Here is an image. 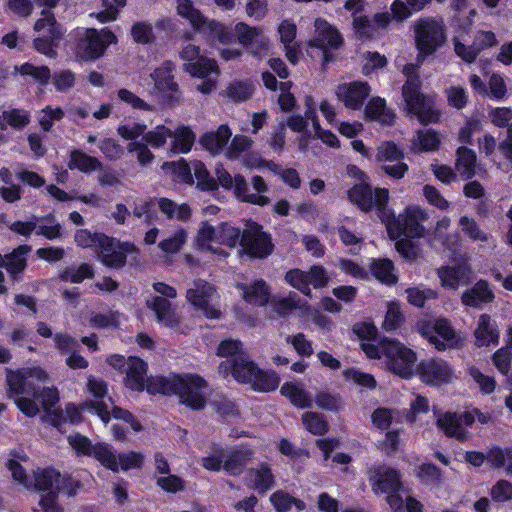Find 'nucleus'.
<instances>
[{"label": "nucleus", "mask_w": 512, "mask_h": 512, "mask_svg": "<svg viewBox=\"0 0 512 512\" xmlns=\"http://www.w3.org/2000/svg\"><path fill=\"white\" fill-rule=\"evenodd\" d=\"M415 44L418 50L416 64H407L402 72L407 77L402 87V95L409 113L417 116L422 124L437 122L439 113L435 109L431 97L421 92V80L418 75L419 67L425 59L433 55L446 42L444 24L440 21L424 18L415 23Z\"/></svg>", "instance_id": "obj_1"}, {"label": "nucleus", "mask_w": 512, "mask_h": 512, "mask_svg": "<svg viewBox=\"0 0 512 512\" xmlns=\"http://www.w3.org/2000/svg\"><path fill=\"white\" fill-rule=\"evenodd\" d=\"M47 379V373L41 368H27L8 372V397L14 401L17 408L25 416L32 418L39 413V406L33 398L40 400L49 419L50 414L57 410L55 405L59 401V392L56 387L42 386Z\"/></svg>", "instance_id": "obj_2"}, {"label": "nucleus", "mask_w": 512, "mask_h": 512, "mask_svg": "<svg viewBox=\"0 0 512 512\" xmlns=\"http://www.w3.org/2000/svg\"><path fill=\"white\" fill-rule=\"evenodd\" d=\"M361 348L370 358H385L387 368L394 374L403 378L413 375L416 354L400 342L383 339L378 345L361 343Z\"/></svg>", "instance_id": "obj_3"}, {"label": "nucleus", "mask_w": 512, "mask_h": 512, "mask_svg": "<svg viewBox=\"0 0 512 512\" xmlns=\"http://www.w3.org/2000/svg\"><path fill=\"white\" fill-rule=\"evenodd\" d=\"M218 369L223 376L231 373L238 382L250 384L254 390L260 392L273 391L280 383L275 373L261 371L252 361L241 355L221 362Z\"/></svg>", "instance_id": "obj_4"}, {"label": "nucleus", "mask_w": 512, "mask_h": 512, "mask_svg": "<svg viewBox=\"0 0 512 512\" xmlns=\"http://www.w3.org/2000/svg\"><path fill=\"white\" fill-rule=\"evenodd\" d=\"M427 219V213L417 206L408 207L403 213L395 216L388 208L386 220H382L386 225L387 232L392 239H398L402 235L408 238H420L424 234L422 223Z\"/></svg>", "instance_id": "obj_5"}, {"label": "nucleus", "mask_w": 512, "mask_h": 512, "mask_svg": "<svg viewBox=\"0 0 512 512\" xmlns=\"http://www.w3.org/2000/svg\"><path fill=\"white\" fill-rule=\"evenodd\" d=\"M348 199L363 212L375 208L379 219L386 220L388 215L389 191L385 188L372 189L367 184L354 185L347 192Z\"/></svg>", "instance_id": "obj_6"}, {"label": "nucleus", "mask_w": 512, "mask_h": 512, "mask_svg": "<svg viewBox=\"0 0 512 512\" xmlns=\"http://www.w3.org/2000/svg\"><path fill=\"white\" fill-rule=\"evenodd\" d=\"M187 301L203 315L210 319H217L221 312L216 307L219 294L214 285L203 279H196L186 291Z\"/></svg>", "instance_id": "obj_7"}, {"label": "nucleus", "mask_w": 512, "mask_h": 512, "mask_svg": "<svg viewBox=\"0 0 512 512\" xmlns=\"http://www.w3.org/2000/svg\"><path fill=\"white\" fill-rule=\"evenodd\" d=\"M116 36L108 29L98 31L87 28L79 38L77 55L83 60H94L101 57L106 48L116 42Z\"/></svg>", "instance_id": "obj_8"}, {"label": "nucleus", "mask_w": 512, "mask_h": 512, "mask_svg": "<svg viewBox=\"0 0 512 512\" xmlns=\"http://www.w3.org/2000/svg\"><path fill=\"white\" fill-rule=\"evenodd\" d=\"M240 245L252 257L265 258L271 254V237L256 223H247L242 231Z\"/></svg>", "instance_id": "obj_9"}, {"label": "nucleus", "mask_w": 512, "mask_h": 512, "mask_svg": "<svg viewBox=\"0 0 512 512\" xmlns=\"http://www.w3.org/2000/svg\"><path fill=\"white\" fill-rule=\"evenodd\" d=\"M314 27V37L308 42V46L321 49L323 61L328 63L332 60L328 49H338L343 44V38L339 31L325 19L317 18Z\"/></svg>", "instance_id": "obj_10"}, {"label": "nucleus", "mask_w": 512, "mask_h": 512, "mask_svg": "<svg viewBox=\"0 0 512 512\" xmlns=\"http://www.w3.org/2000/svg\"><path fill=\"white\" fill-rule=\"evenodd\" d=\"M136 251V247L129 242H121L106 235V240L97 250L98 260L105 266L120 269L126 264L127 255Z\"/></svg>", "instance_id": "obj_11"}, {"label": "nucleus", "mask_w": 512, "mask_h": 512, "mask_svg": "<svg viewBox=\"0 0 512 512\" xmlns=\"http://www.w3.org/2000/svg\"><path fill=\"white\" fill-rule=\"evenodd\" d=\"M474 421L475 417L472 412H446L439 415L436 425L447 437L464 442L471 436L467 428L471 427Z\"/></svg>", "instance_id": "obj_12"}, {"label": "nucleus", "mask_w": 512, "mask_h": 512, "mask_svg": "<svg viewBox=\"0 0 512 512\" xmlns=\"http://www.w3.org/2000/svg\"><path fill=\"white\" fill-rule=\"evenodd\" d=\"M180 58L185 62L183 69L194 77L205 78L212 72L218 74L216 61L203 56L199 46L195 44L185 45L180 52Z\"/></svg>", "instance_id": "obj_13"}, {"label": "nucleus", "mask_w": 512, "mask_h": 512, "mask_svg": "<svg viewBox=\"0 0 512 512\" xmlns=\"http://www.w3.org/2000/svg\"><path fill=\"white\" fill-rule=\"evenodd\" d=\"M207 382L198 375L182 376L178 397L180 402L193 410H202L206 405L205 390Z\"/></svg>", "instance_id": "obj_14"}, {"label": "nucleus", "mask_w": 512, "mask_h": 512, "mask_svg": "<svg viewBox=\"0 0 512 512\" xmlns=\"http://www.w3.org/2000/svg\"><path fill=\"white\" fill-rule=\"evenodd\" d=\"M251 185L255 192H252L247 181L242 175H236L234 190L236 197L239 200L250 204L258 206L268 205L270 200L267 196L264 195V193L268 191V186L264 179L258 175L253 176L251 179Z\"/></svg>", "instance_id": "obj_15"}, {"label": "nucleus", "mask_w": 512, "mask_h": 512, "mask_svg": "<svg viewBox=\"0 0 512 512\" xmlns=\"http://www.w3.org/2000/svg\"><path fill=\"white\" fill-rule=\"evenodd\" d=\"M421 380L429 385H441L452 381L454 374L450 365L442 359H428L419 365Z\"/></svg>", "instance_id": "obj_16"}, {"label": "nucleus", "mask_w": 512, "mask_h": 512, "mask_svg": "<svg viewBox=\"0 0 512 512\" xmlns=\"http://www.w3.org/2000/svg\"><path fill=\"white\" fill-rule=\"evenodd\" d=\"M370 91L371 89L367 82L354 81L339 85L336 95L347 108L357 110L361 108Z\"/></svg>", "instance_id": "obj_17"}, {"label": "nucleus", "mask_w": 512, "mask_h": 512, "mask_svg": "<svg viewBox=\"0 0 512 512\" xmlns=\"http://www.w3.org/2000/svg\"><path fill=\"white\" fill-rule=\"evenodd\" d=\"M369 481L376 494L399 491L402 486L398 471L386 466L371 470Z\"/></svg>", "instance_id": "obj_18"}, {"label": "nucleus", "mask_w": 512, "mask_h": 512, "mask_svg": "<svg viewBox=\"0 0 512 512\" xmlns=\"http://www.w3.org/2000/svg\"><path fill=\"white\" fill-rule=\"evenodd\" d=\"M31 250V246L23 244L12 252L0 256V267L7 271L13 281L21 280V275L27 267V256Z\"/></svg>", "instance_id": "obj_19"}, {"label": "nucleus", "mask_w": 512, "mask_h": 512, "mask_svg": "<svg viewBox=\"0 0 512 512\" xmlns=\"http://www.w3.org/2000/svg\"><path fill=\"white\" fill-rule=\"evenodd\" d=\"M494 299L495 294L486 280L477 281L461 295V302L464 306L476 309H482L484 305L492 303Z\"/></svg>", "instance_id": "obj_20"}, {"label": "nucleus", "mask_w": 512, "mask_h": 512, "mask_svg": "<svg viewBox=\"0 0 512 512\" xmlns=\"http://www.w3.org/2000/svg\"><path fill=\"white\" fill-rule=\"evenodd\" d=\"M175 65L171 61H165L155 69L152 77L155 81V86L163 92L169 93L171 101L179 102L180 92L178 84L174 81Z\"/></svg>", "instance_id": "obj_21"}, {"label": "nucleus", "mask_w": 512, "mask_h": 512, "mask_svg": "<svg viewBox=\"0 0 512 512\" xmlns=\"http://www.w3.org/2000/svg\"><path fill=\"white\" fill-rule=\"evenodd\" d=\"M244 484L259 493H266L275 485L274 475L267 463H261L257 468L248 469L244 476Z\"/></svg>", "instance_id": "obj_22"}, {"label": "nucleus", "mask_w": 512, "mask_h": 512, "mask_svg": "<svg viewBox=\"0 0 512 512\" xmlns=\"http://www.w3.org/2000/svg\"><path fill=\"white\" fill-rule=\"evenodd\" d=\"M146 305L155 313L158 323L171 329H178L180 327V318L171 308V303L168 299L161 296H153L146 301Z\"/></svg>", "instance_id": "obj_23"}, {"label": "nucleus", "mask_w": 512, "mask_h": 512, "mask_svg": "<svg viewBox=\"0 0 512 512\" xmlns=\"http://www.w3.org/2000/svg\"><path fill=\"white\" fill-rule=\"evenodd\" d=\"M441 285L444 288L457 290L460 286L471 283V270L468 266H445L437 270Z\"/></svg>", "instance_id": "obj_24"}, {"label": "nucleus", "mask_w": 512, "mask_h": 512, "mask_svg": "<svg viewBox=\"0 0 512 512\" xmlns=\"http://www.w3.org/2000/svg\"><path fill=\"white\" fill-rule=\"evenodd\" d=\"M434 333L430 334L423 331L427 335L429 341L434 344L436 349L445 350L454 347L457 344L456 333L447 319H438L433 326Z\"/></svg>", "instance_id": "obj_25"}, {"label": "nucleus", "mask_w": 512, "mask_h": 512, "mask_svg": "<svg viewBox=\"0 0 512 512\" xmlns=\"http://www.w3.org/2000/svg\"><path fill=\"white\" fill-rule=\"evenodd\" d=\"M147 364L138 357H129L125 370V385L131 390L142 391L146 388Z\"/></svg>", "instance_id": "obj_26"}, {"label": "nucleus", "mask_w": 512, "mask_h": 512, "mask_svg": "<svg viewBox=\"0 0 512 512\" xmlns=\"http://www.w3.org/2000/svg\"><path fill=\"white\" fill-rule=\"evenodd\" d=\"M155 203L162 215L169 221L187 222L192 216V210L186 203L178 204L166 197L155 198Z\"/></svg>", "instance_id": "obj_27"}, {"label": "nucleus", "mask_w": 512, "mask_h": 512, "mask_svg": "<svg viewBox=\"0 0 512 512\" xmlns=\"http://www.w3.org/2000/svg\"><path fill=\"white\" fill-rule=\"evenodd\" d=\"M237 288L242 292V297L247 303L264 306L269 301L270 289L262 279L255 280L250 285L239 283Z\"/></svg>", "instance_id": "obj_28"}, {"label": "nucleus", "mask_w": 512, "mask_h": 512, "mask_svg": "<svg viewBox=\"0 0 512 512\" xmlns=\"http://www.w3.org/2000/svg\"><path fill=\"white\" fill-rule=\"evenodd\" d=\"M254 451L248 447H238L223 455V469L230 475L241 474L244 466L253 459Z\"/></svg>", "instance_id": "obj_29"}, {"label": "nucleus", "mask_w": 512, "mask_h": 512, "mask_svg": "<svg viewBox=\"0 0 512 512\" xmlns=\"http://www.w3.org/2000/svg\"><path fill=\"white\" fill-rule=\"evenodd\" d=\"M68 168L78 170L84 174L101 171L102 162L94 156L88 155L80 149H73L69 153Z\"/></svg>", "instance_id": "obj_30"}, {"label": "nucleus", "mask_w": 512, "mask_h": 512, "mask_svg": "<svg viewBox=\"0 0 512 512\" xmlns=\"http://www.w3.org/2000/svg\"><path fill=\"white\" fill-rule=\"evenodd\" d=\"M231 136V129L227 125H220L216 131L204 134L200 138V143L212 154H219L223 151Z\"/></svg>", "instance_id": "obj_31"}, {"label": "nucleus", "mask_w": 512, "mask_h": 512, "mask_svg": "<svg viewBox=\"0 0 512 512\" xmlns=\"http://www.w3.org/2000/svg\"><path fill=\"white\" fill-rule=\"evenodd\" d=\"M181 379L182 376L179 375L150 377L147 379L146 389L150 394L178 395Z\"/></svg>", "instance_id": "obj_32"}, {"label": "nucleus", "mask_w": 512, "mask_h": 512, "mask_svg": "<svg viewBox=\"0 0 512 512\" xmlns=\"http://www.w3.org/2000/svg\"><path fill=\"white\" fill-rule=\"evenodd\" d=\"M197 30L204 33L211 40H218L221 44H230L234 40V35L230 29L206 17Z\"/></svg>", "instance_id": "obj_33"}, {"label": "nucleus", "mask_w": 512, "mask_h": 512, "mask_svg": "<svg viewBox=\"0 0 512 512\" xmlns=\"http://www.w3.org/2000/svg\"><path fill=\"white\" fill-rule=\"evenodd\" d=\"M474 334L478 346H487L498 342V331L491 317L487 314H482L479 317L478 326Z\"/></svg>", "instance_id": "obj_34"}, {"label": "nucleus", "mask_w": 512, "mask_h": 512, "mask_svg": "<svg viewBox=\"0 0 512 512\" xmlns=\"http://www.w3.org/2000/svg\"><path fill=\"white\" fill-rule=\"evenodd\" d=\"M171 154L188 153L195 141V134L188 126H179L172 131Z\"/></svg>", "instance_id": "obj_35"}, {"label": "nucleus", "mask_w": 512, "mask_h": 512, "mask_svg": "<svg viewBox=\"0 0 512 512\" xmlns=\"http://www.w3.org/2000/svg\"><path fill=\"white\" fill-rule=\"evenodd\" d=\"M36 220V235L43 236L48 240H55L62 237V225L52 215L34 217Z\"/></svg>", "instance_id": "obj_36"}, {"label": "nucleus", "mask_w": 512, "mask_h": 512, "mask_svg": "<svg viewBox=\"0 0 512 512\" xmlns=\"http://www.w3.org/2000/svg\"><path fill=\"white\" fill-rule=\"evenodd\" d=\"M61 474L53 468L37 469L34 472L33 487L39 491H57Z\"/></svg>", "instance_id": "obj_37"}, {"label": "nucleus", "mask_w": 512, "mask_h": 512, "mask_svg": "<svg viewBox=\"0 0 512 512\" xmlns=\"http://www.w3.org/2000/svg\"><path fill=\"white\" fill-rule=\"evenodd\" d=\"M365 114L367 117L387 125L392 124L395 117V115L386 108L385 100L380 97H374L368 102L365 108Z\"/></svg>", "instance_id": "obj_38"}, {"label": "nucleus", "mask_w": 512, "mask_h": 512, "mask_svg": "<svg viewBox=\"0 0 512 512\" xmlns=\"http://www.w3.org/2000/svg\"><path fill=\"white\" fill-rule=\"evenodd\" d=\"M61 41V32L56 28L52 29L51 36L40 35L33 40L35 50L49 58H55L56 49Z\"/></svg>", "instance_id": "obj_39"}, {"label": "nucleus", "mask_w": 512, "mask_h": 512, "mask_svg": "<svg viewBox=\"0 0 512 512\" xmlns=\"http://www.w3.org/2000/svg\"><path fill=\"white\" fill-rule=\"evenodd\" d=\"M254 85L248 80H235L225 89L226 97L234 103L247 101L252 97Z\"/></svg>", "instance_id": "obj_40"}, {"label": "nucleus", "mask_w": 512, "mask_h": 512, "mask_svg": "<svg viewBox=\"0 0 512 512\" xmlns=\"http://www.w3.org/2000/svg\"><path fill=\"white\" fill-rule=\"evenodd\" d=\"M476 154L472 149L459 147L457 150L456 169L465 178L475 175Z\"/></svg>", "instance_id": "obj_41"}, {"label": "nucleus", "mask_w": 512, "mask_h": 512, "mask_svg": "<svg viewBox=\"0 0 512 512\" xmlns=\"http://www.w3.org/2000/svg\"><path fill=\"white\" fill-rule=\"evenodd\" d=\"M281 394L291 401V403L299 408H310L312 401L307 392L293 383H285L281 387Z\"/></svg>", "instance_id": "obj_42"}, {"label": "nucleus", "mask_w": 512, "mask_h": 512, "mask_svg": "<svg viewBox=\"0 0 512 512\" xmlns=\"http://www.w3.org/2000/svg\"><path fill=\"white\" fill-rule=\"evenodd\" d=\"M81 419L79 409L74 404H67L64 410H54V412L50 414L49 421L54 427L60 429L63 423L70 422L76 424L81 422Z\"/></svg>", "instance_id": "obj_43"}, {"label": "nucleus", "mask_w": 512, "mask_h": 512, "mask_svg": "<svg viewBox=\"0 0 512 512\" xmlns=\"http://www.w3.org/2000/svg\"><path fill=\"white\" fill-rule=\"evenodd\" d=\"M56 28L61 32V38L65 33V29L57 22L52 11L42 10L41 17L34 24V31L40 35L51 36L52 29Z\"/></svg>", "instance_id": "obj_44"}, {"label": "nucleus", "mask_w": 512, "mask_h": 512, "mask_svg": "<svg viewBox=\"0 0 512 512\" xmlns=\"http://www.w3.org/2000/svg\"><path fill=\"white\" fill-rule=\"evenodd\" d=\"M30 122V116L28 112L19 109H12L9 111H3L0 115V129L4 130L6 124L13 128L20 129L28 125Z\"/></svg>", "instance_id": "obj_45"}, {"label": "nucleus", "mask_w": 512, "mask_h": 512, "mask_svg": "<svg viewBox=\"0 0 512 512\" xmlns=\"http://www.w3.org/2000/svg\"><path fill=\"white\" fill-rule=\"evenodd\" d=\"M270 501L278 512H287L292 505L296 506L298 510H303L306 507L302 500L294 498L283 491L273 493Z\"/></svg>", "instance_id": "obj_46"}, {"label": "nucleus", "mask_w": 512, "mask_h": 512, "mask_svg": "<svg viewBox=\"0 0 512 512\" xmlns=\"http://www.w3.org/2000/svg\"><path fill=\"white\" fill-rule=\"evenodd\" d=\"M172 137V130L164 125H158L153 130L145 133L142 142L152 148L163 147L168 138Z\"/></svg>", "instance_id": "obj_47"}, {"label": "nucleus", "mask_w": 512, "mask_h": 512, "mask_svg": "<svg viewBox=\"0 0 512 512\" xmlns=\"http://www.w3.org/2000/svg\"><path fill=\"white\" fill-rule=\"evenodd\" d=\"M74 240L81 248H93L96 251L103 240H106V235L103 233L91 232L88 229H79L75 232Z\"/></svg>", "instance_id": "obj_48"}, {"label": "nucleus", "mask_w": 512, "mask_h": 512, "mask_svg": "<svg viewBox=\"0 0 512 512\" xmlns=\"http://www.w3.org/2000/svg\"><path fill=\"white\" fill-rule=\"evenodd\" d=\"M15 71L23 76H31L40 85H46L51 78V72L47 66H35L30 63H24L19 67L15 66Z\"/></svg>", "instance_id": "obj_49"}, {"label": "nucleus", "mask_w": 512, "mask_h": 512, "mask_svg": "<svg viewBox=\"0 0 512 512\" xmlns=\"http://www.w3.org/2000/svg\"><path fill=\"white\" fill-rule=\"evenodd\" d=\"M242 231L228 223H222L217 228V243L226 245L228 247H235L240 239Z\"/></svg>", "instance_id": "obj_50"}, {"label": "nucleus", "mask_w": 512, "mask_h": 512, "mask_svg": "<svg viewBox=\"0 0 512 512\" xmlns=\"http://www.w3.org/2000/svg\"><path fill=\"white\" fill-rule=\"evenodd\" d=\"M92 456L107 469L113 472L118 471L117 456L108 445L96 443Z\"/></svg>", "instance_id": "obj_51"}, {"label": "nucleus", "mask_w": 512, "mask_h": 512, "mask_svg": "<svg viewBox=\"0 0 512 512\" xmlns=\"http://www.w3.org/2000/svg\"><path fill=\"white\" fill-rule=\"evenodd\" d=\"M393 263L388 259L375 261L371 266L372 274L381 282L386 284H393L397 278L393 273Z\"/></svg>", "instance_id": "obj_52"}, {"label": "nucleus", "mask_w": 512, "mask_h": 512, "mask_svg": "<svg viewBox=\"0 0 512 512\" xmlns=\"http://www.w3.org/2000/svg\"><path fill=\"white\" fill-rule=\"evenodd\" d=\"M93 276L94 272L92 267L89 264L82 263L78 267L65 269L61 273L60 279L65 282L81 283L84 279L92 278Z\"/></svg>", "instance_id": "obj_53"}, {"label": "nucleus", "mask_w": 512, "mask_h": 512, "mask_svg": "<svg viewBox=\"0 0 512 512\" xmlns=\"http://www.w3.org/2000/svg\"><path fill=\"white\" fill-rule=\"evenodd\" d=\"M305 428L314 435H324L328 431V423L321 414L306 412L302 415Z\"/></svg>", "instance_id": "obj_54"}, {"label": "nucleus", "mask_w": 512, "mask_h": 512, "mask_svg": "<svg viewBox=\"0 0 512 512\" xmlns=\"http://www.w3.org/2000/svg\"><path fill=\"white\" fill-rule=\"evenodd\" d=\"M177 13L190 21L194 28H198L205 17L193 7L191 0H177Z\"/></svg>", "instance_id": "obj_55"}, {"label": "nucleus", "mask_w": 512, "mask_h": 512, "mask_svg": "<svg viewBox=\"0 0 512 512\" xmlns=\"http://www.w3.org/2000/svg\"><path fill=\"white\" fill-rule=\"evenodd\" d=\"M253 145V140L244 135H236L226 150V157L236 160L245 152H248Z\"/></svg>", "instance_id": "obj_56"}, {"label": "nucleus", "mask_w": 512, "mask_h": 512, "mask_svg": "<svg viewBox=\"0 0 512 512\" xmlns=\"http://www.w3.org/2000/svg\"><path fill=\"white\" fill-rule=\"evenodd\" d=\"M285 280L304 295L311 296L309 276L306 272L300 269L289 270L285 275Z\"/></svg>", "instance_id": "obj_57"}, {"label": "nucleus", "mask_w": 512, "mask_h": 512, "mask_svg": "<svg viewBox=\"0 0 512 512\" xmlns=\"http://www.w3.org/2000/svg\"><path fill=\"white\" fill-rule=\"evenodd\" d=\"M154 206H156L155 198L135 202L132 214L134 217L143 220L146 225H150L156 218V215L153 211Z\"/></svg>", "instance_id": "obj_58"}, {"label": "nucleus", "mask_w": 512, "mask_h": 512, "mask_svg": "<svg viewBox=\"0 0 512 512\" xmlns=\"http://www.w3.org/2000/svg\"><path fill=\"white\" fill-rule=\"evenodd\" d=\"M186 240L187 232L179 229L171 237L161 241L158 247L166 254H175L182 249Z\"/></svg>", "instance_id": "obj_59"}, {"label": "nucleus", "mask_w": 512, "mask_h": 512, "mask_svg": "<svg viewBox=\"0 0 512 512\" xmlns=\"http://www.w3.org/2000/svg\"><path fill=\"white\" fill-rule=\"evenodd\" d=\"M459 226L461 227L462 232L472 240L481 242L488 241L487 234L479 228L474 219L462 216L459 219Z\"/></svg>", "instance_id": "obj_60"}, {"label": "nucleus", "mask_w": 512, "mask_h": 512, "mask_svg": "<svg viewBox=\"0 0 512 512\" xmlns=\"http://www.w3.org/2000/svg\"><path fill=\"white\" fill-rule=\"evenodd\" d=\"M131 35L133 40L140 44H150L155 40L152 24L148 22L135 23L132 26Z\"/></svg>", "instance_id": "obj_61"}, {"label": "nucleus", "mask_w": 512, "mask_h": 512, "mask_svg": "<svg viewBox=\"0 0 512 512\" xmlns=\"http://www.w3.org/2000/svg\"><path fill=\"white\" fill-rule=\"evenodd\" d=\"M102 4L104 9L96 14V18L105 23L117 18L119 9L126 5V0H103Z\"/></svg>", "instance_id": "obj_62"}, {"label": "nucleus", "mask_w": 512, "mask_h": 512, "mask_svg": "<svg viewBox=\"0 0 512 512\" xmlns=\"http://www.w3.org/2000/svg\"><path fill=\"white\" fill-rule=\"evenodd\" d=\"M75 74L70 70L56 71L52 76V83L58 92L66 93L75 85Z\"/></svg>", "instance_id": "obj_63"}, {"label": "nucleus", "mask_w": 512, "mask_h": 512, "mask_svg": "<svg viewBox=\"0 0 512 512\" xmlns=\"http://www.w3.org/2000/svg\"><path fill=\"white\" fill-rule=\"evenodd\" d=\"M376 158L386 163L395 162L403 158V152L393 142H384L378 147Z\"/></svg>", "instance_id": "obj_64"}]
</instances>
